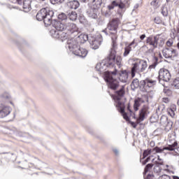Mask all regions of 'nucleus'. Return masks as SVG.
Instances as JSON below:
<instances>
[{"mask_svg":"<svg viewBox=\"0 0 179 179\" xmlns=\"http://www.w3.org/2000/svg\"><path fill=\"white\" fill-rule=\"evenodd\" d=\"M52 26L54 29L50 30L52 37L54 38H60L62 41L68 38V36L66 35V33L64 32V30L70 31V33H75V31H78V30L76 24L71 22L69 20L63 22L53 20Z\"/></svg>","mask_w":179,"mask_h":179,"instance_id":"obj_1","label":"nucleus"},{"mask_svg":"<svg viewBox=\"0 0 179 179\" xmlns=\"http://www.w3.org/2000/svg\"><path fill=\"white\" fill-rule=\"evenodd\" d=\"M53 16H54L53 10H50L48 8H42L36 14V19L37 20H39V22H41V20H43L45 26H50L51 25V23L52 24V20H51V18Z\"/></svg>","mask_w":179,"mask_h":179,"instance_id":"obj_2","label":"nucleus"},{"mask_svg":"<svg viewBox=\"0 0 179 179\" xmlns=\"http://www.w3.org/2000/svg\"><path fill=\"white\" fill-rule=\"evenodd\" d=\"M67 44L70 51H72L74 55H76L77 57H81L82 58H85V57L87 55V50L84 48H80V47L78 46V42L76 40L69 39L67 41Z\"/></svg>","mask_w":179,"mask_h":179,"instance_id":"obj_3","label":"nucleus"},{"mask_svg":"<svg viewBox=\"0 0 179 179\" xmlns=\"http://www.w3.org/2000/svg\"><path fill=\"white\" fill-rule=\"evenodd\" d=\"M120 24V20L114 19L108 24L107 29L103 30V33H107V31H111L110 34H113L112 36L113 46L115 47V43H117V29H118V25Z\"/></svg>","mask_w":179,"mask_h":179,"instance_id":"obj_4","label":"nucleus"},{"mask_svg":"<svg viewBox=\"0 0 179 179\" xmlns=\"http://www.w3.org/2000/svg\"><path fill=\"white\" fill-rule=\"evenodd\" d=\"M146 68H148V63L146 61L138 59L132 64L131 70V77L135 78L136 73H142V72H145Z\"/></svg>","mask_w":179,"mask_h":179,"instance_id":"obj_5","label":"nucleus"},{"mask_svg":"<svg viewBox=\"0 0 179 179\" xmlns=\"http://www.w3.org/2000/svg\"><path fill=\"white\" fill-rule=\"evenodd\" d=\"M117 78H118V76H117V71L105 72L104 80H106V82L109 83V87L113 90H115V89L118 87V81L117 80Z\"/></svg>","mask_w":179,"mask_h":179,"instance_id":"obj_6","label":"nucleus"},{"mask_svg":"<svg viewBox=\"0 0 179 179\" xmlns=\"http://www.w3.org/2000/svg\"><path fill=\"white\" fill-rule=\"evenodd\" d=\"M117 48V43H115V47L113 45L112 51L109 56V58L106 59L109 66H114L116 64L119 68L122 66V57L121 56H115V48Z\"/></svg>","mask_w":179,"mask_h":179,"instance_id":"obj_7","label":"nucleus"},{"mask_svg":"<svg viewBox=\"0 0 179 179\" xmlns=\"http://www.w3.org/2000/svg\"><path fill=\"white\" fill-rule=\"evenodd\" d=\"M113 99L115 101L116 107L119 108V111L121 113L124 120H126V121H129V117L124 110L125 106L124 105V102L121 101V98L120 96H115Z\"/></svg>","mask_w":179,"mask_h":179,"instance_id":"obj_8","label":"nucleus"},{"mask_svg":"<svg viewBox=\"0 0 179 179\" xmlns=\"http://www.w3.org/2000/svg\"><path fill=\"white\" fill-rule=\"evenodd\" d=\"M159 79L164 82H169L171 79V74L168 69L162 68L159 71Z\"/></svg>","mask_w":179,"mask_h":179,"instance_id":"obj_9","label":"nucleus"},{"mask_svg":"<svg viewBox=\"0 0 179 179\" xmlns=\"http://www.w3.org/2000/svg\"><path fill=\"white\" fill-rule=\"evenodd\" d=\"M150 113L149 108L148 106H143L139 112L138 118H137L138 124L142 122V121H145V118H148V115H149Z\"/></svg>","mask_w":179,"mask_h":179,"instance_id":"obj_10","label":"nucleus"},{"mask_svg":"<svg viewBox=\"0 0 179 179\" xmlns=\"http://www.w3.org/2000/svg\"><path fill=\"white\" fill-rule=\"evenodd\" d=\"M12 113V108L8 105H0V118H5Z\"/></svg>","mask_w":179,"mask_h":179,"instance_id":"obj_11","label":"nucleus"},{"mask_svg":"<svg viewBox=\"0 0 179 179\" xmlns=\"http://www.w3.org/2000/svg\"><path fill=\"white\" fill-rule=\"evenodd\" d=\"M177 142H174L172 145H169L168 147H164V148H159V147H155L153 148L152 152H155V153H163L164 150H169V151H173L176 150V147H177Z\"/></svg>","mask_w":179,"mask_h":179,"instance_id":"obj_12","label":"nucleus"},{"mask_svg":"<svg viewBox=\"0 0 179 179\" xmlns=\"http://www.w3.org/2000/svg\"><path fill=\"white\" fill-rule=\"evenodd\" d=\"M110 66V64H108V61L107 59L103 60L101 63H98L96 66V69L100 73L104 72L107 68Z\"/></svg>","mask_w":179,"mask_h":179,"instance_id":"obj_13","label":"nucleus"},{"mask_svg":"<svg viewBox=\"0 0 179 179\" xmlns=\"http://www.w3.org/2000/svg\"><path fill=\"white\" fill-rule=\"evenodd\" d=\"M164 58H173L176 57L177 51L174 49L165 48L162 50Z\"/></svg>","mask_w":179,"mask_h":179,"instance_id":"obj_14","label":"nucleus"},{"mask_svg":"<svg viewBox=\"0 0 179 179\" xmlns=\"http://www.w3.org/2000/svg\"><path fill=\"white\" fill-rule=\"evenodd\" d=\"M19 5L23 3L22 8L24 9V12H29L31 9V1L30 0H17Z\"/></svg>","mask_w":179,"mask_h":179,"instance_id":"obj_15","label":"nucleus"},{"mask_svg":"<svg viewBox=\"0 0 179 179\" xmlns=\"http://www.w3.org/2000/svg\"><path fill=\"white\" fill-rule=\"evenodd\" d=\"M159 41L158 36H150L147 38L146 43L148 45H151L152 48H156L157 47V42Z\"/></svg>","mask_w":179,"mask_h":179,"instance_id":"obj_16","label":"nucleus"},{"mask_svg":"<svg viewBox=\"0 0 179 179\" xmlns=\"http://www.w3.org/2000/svg\"><path fill=\"white\" fill-rule=\"evenodd\" d=\"M160 124L165 127V129H166V131H170V129H171V127H173V124L168 122L167 117L166 116H162L160 118Z\"/></svg>","mask_w":179,"mask_h":179,"instance_id":"obj_17","label":"nucleus"},{"mask_svg":"<svg viewBox=\"0 0 179 179\" xmlns=\"http://www.w3.org/2000/svg\"><path fill=\"white\" fill-rule=\"evenodd\" d=\"M119 80L122 83H127L128 82V72L127 71H122L120 73Z\"/></svg>","mask_w":179,"mask_h":179,"instance_id":"obj_18","label":"nucleus"},{"mask_svg":"<svg viewBox=\"0 0 179 179\" xmlns=\"http://www.w3.org/2000/svg\"><path fill=\"white\" fill-rule=\"evenodd\" d=\"M145 103V101L141 98H137L134 100V109L135 111H138L139 110V107L141 105Z\"/></svg>","mask_w":179,"mask_h":179,"instance_id":"obj_19","label":"nucleus"},{"mask_svg":"<svg viewBox=\"0 0 179 179\" xmlns=\"http://www.w3.org/2000/svg\"><path fill=\"white\" fill-rule=\"evenodd\" d=\"M90 43L91 45V48H92V50H97V48H99L101 44V41H98L97 39H90Z\"/></svg>","mask_w":179,"mask_h":179,"instance_id":"obj_20","label":"nucleus"},{"mask_svg":"<svg viewBox=\"0 0 179 179\" xmlns=\"http://www.w3.org/2000/svg\"><path fill=\"white\" fill-rule=\"evenodd\" d=\"M143 83L144 87H153L156 85V80L147 78L143 81Z\"/></svg>","mask_w":179,"mask_h":179,"instance_id":"obj_21","label":"nucleus"},{"mask_svg":"<svg viewBox=\"0 0 179 179\" xmlns=\"http://www.w3.org/2000/svg\"><path fill=\"white\" fill-rule=\"evenodd\" d=\"M119 9L117 10V13L120 15V17H122L124 13L125 12V4L122 2L118 3L117 5Z\"/></svg>","mask_w":179,"mask_h":179,"instance_id":"obj_22","label":"nucleus"},{"mask_svg":"<svg viewBox=\"0 0 179 179\" xmlns=\"http://www.w3.org/2000/svg\"><path fill=\"white\" fill-rule=\"evenodd\" d=\"M135 44V41H133L129 45L126 46L124 48V52L123 53L124 57H127L129 55V52L132 50L131 45H134Z\"/></svg>","mask_w":179,"mask_h":179,"instance_id":"obj_23","label":"nucleus"},{"mask_svg":"<svg viewBox=\"0 0 179 179\" xmlns=\"http://www.w3.org/2000/svg\"><path fill=\"white\" fill-rule=\"evenodd\" d=\"M89 40V36L86 34H82L77 38V41H80L82 44L86 43Z\"/></svg>","mask_w":179,"mask_h":179,"instance_id":"obj_24","label":"nucleus"},{"mask_svg":"<svg viewBox=\"0 0 179 179\" xmlns=\"http://www.w3.org/2000/svg\"><path fill=\"white\" fill-rule=\"evenodd\" d=\"M6 132L8 135H15L16 136H20L16 129H6Z\"/></svg>","mask_w":179,"mask_h":179,"instance_id":"obj_25","label":"nucleus"},{"mask_svg":"<svg viewBox=\"0 0 179 179\" xmlns=\"http://www.w3.org/2000/svg\"><path fill=\"white\" fill-rule=\"evenodd\" d=\"M161 5L162 0H153L151 2V6H153L154 9H157L158 8H160Z\"/></svg>","mask_w":179,"mask_h":179,"instance_id":"obj_26","label":"nucleus"},{"mask_svg":"<svg viewBox=\"0 0 179 179\" xmlns=\"http://www.w3.org/2000/svg\"><path fill=\"white\" fill-rule=\"evenodd\" d=\"M79 1H72L69 3V6L71 9H78L79 8Z\"/></svg>","mask_w":179,"mask_h":179,"instance_id":"obj_27","label":"nucleus"},{"mask_svg":"<svg viewBox=\"0 0 179 179\" xmlns=\"http://www.w3.org/2000/svg\"><path fill=\"white\" fill-rule=\"evenodd\" d=\"M131 86L133 90H135V89H138V87H139V80H138V78H135L132 81Z\"/></svg>","mask_w":179,"mask_h":179,"instance_id":"obj_28","label":"nucleus"},{"mask_svg":"<svg viewBox=\"0 0 179 179\" xmlns=\"http://www.w3.org/2000/svg\"><path fill=\"white\" fill-rule=\"evenodd\" d=\"M118 3H119V2L117 1H115V0L111 2V3L109 6H108V9L109 10L114 9V8H115V6H118Z\"/></svg>","mask_w":179,"mask_h":179,"instance_id":"obj_29","label":"nucleus"},{"mask_svg":"<svg viewBox=\"0 0 179 179\" xmlns=\"http://www.w3.org/2000/svg\"><path fill=\"white\" fill-rule=\"evenodd\" d=\"M102 3H103V1L102 0H94L93 1V5L96 8H100V6H101Z\"/></svg>","mask_w":179,"mask_h":179,"instance_id":"obj_30","label":"nucleus"},{"mask_svg":"<svg viewBox=\"0 0 179 179\" xmlns=\"http://www.w3.org/2000/svg\"><path fill=\"white\" fill-rule=\"evenodd\" d=\"M78 18V14L76 13V12L75 11H72L70 14H69V19L70 20H76V19Z\"/></svg>","mask_w":179,"mask_h":179,"instance_id":"obj_31","label":"nucleus"},{"mask_svg":"<svg viewBox=\"0 0 179 179\" xmlns=\"http://www.w3.org/2000/svg\"><path fill=\"white\" fill-rule=\"evenodd\" d=\"M68 18V17L66 16V15L64 13H62L61 14H59L58 15V19H59L60 20H62V22H64V20H66V19Z\"/></svg>","mask_w":179,"mask_h":179,"instance_id":"obj_32","label":"nucleus"},{"mask_svg":"<svg viewBox=\"0 0 179 179\" xmlns=\"http://www.w3.org/2000/svg\"><path fill=\"white\" fill-rule=\"evenodd\" d=\"M1 97L3 99H10V94L8 92H4L1 94Z\"/></svg>","mask_w":179,"mask_h":179,"instance_id":"obj_33","label":"nucleus"},{"mask_svg":"<svg viewBox=\"0 0 179 179\" xmlns=\"http://www.w3.org/2000/svg\"><path fill=\"white\" fill-rule=\"evenodd\" d=\"M50 1L52 5H55L57 3H63V2L65 1V0H50Z\"/></svg>","mask_w":179,"mask_h":179,"instance_id":"obj_34","label":"nucleus"},{"mask_svg":"<svg viewBox=\"0 0 179 179\" xmlns=\"http://www.w3.org/2000/svg\"><path fill=\"white\" fill-rule=\"evenodd\" d=\"M173 86H174L176 89H179V78H176L173 80Z\"/></svg>","mask_w":179,"mask_h":179,"instance_id":"obj_35","label":"nucleus"},{"mask_svg":"<svg viewBox=\"0 0 179 179\" xmlns=\"http://www.w3.org/2000/svg\"><path fill=\"white\" fill-rule=\"evenodd\" d=\"M124 89L122 88L120 90V91H117V96H116V97H120L121 99V97H122V96H124Z\"/></svg>","mask_w":179,"mask_h":179,"instance_id":"obj_36","label":"nucleus"},{"mask_svg":"<svg viewBox=\"0 0 179 179\" xmlns=\"http://www.w3.org/2000/svg\"><path fill=\"white\" fill-rule=\"evenodd\" d=\"M162 171V167L159 165H155L154 167V172L155 173H160Z\"/></svg>","mask_w":179,"mask_h":179,"instance_id":"obj_37","label":"nucleus"},{"mask_svg":"<svg viewBox=\"0 0 179 179\" xmlns=\"http://www.w3.org/2000/svg\"><path fill=\"white\" fill-rule=\"evenodd\" d=\"M173 44H174V41H173V39H169L166 41V45L167 47H171V45H173Z\"/></svg>","mask_w":179,"mask_h":179,"instance_id":"obj_38","label":"nucleus"},{"mask_svg":"<svg viewBox=\"0 0 179 179\" xmlns=\"http://www.w3.org/2000/svg\"><path fill=\"white\" fill-rule=\"evenodd\" d=\"M168 113L170 115L171 117H174V115H176V113L172 108L168 109Z\"/></svg>","mask_w":179,"mask_h":179,"instance_id":"obj_39","label":"nucleus"},{"mask_svg":"<svg viewBox=\"0 0 179 179\" xmlns=\"http://www.w3.org/2000/svg\"><path fill=\"white\" fill-rule=\"evenodd\" d=\"M152 153V150H146L143 152V156L144 157H146L147 156H149Z\"/></svg>","mask_w":179,"mask_h":179,"instance_id":"obj_40","label":"nucleus"},{"mask_svg":"<svg viewBox=\"0 0 179 179\" xmlns=\"http://www.w3.org/2000/svg\"><path fill=\"white\" fill-rule=\"evenodd\" d=\"M152 167H153V164H147L145 168V173H148V171H149V169H152Z\"/></svg>","mask_w":179,"mask_h":179,"instance_id":"obj_41","label":"nucleus"},{"mask_svg":"<svg viewBox=\"0 0 179 179\" xmlns=\"http://www.w3.org/2000/svg\"><path fill=\"white\" fill-rule=\"evenodd\" d=\"M162 13L163 16H167L169 15V13L167 12V8H162Z\"/></svg>","mask_w":179,"mask_h":179,"instance_id":"obj_42","label":"nucleus"},{"mask_svg":"<svg viewBox=\"0 0 179 179\" xmlns=\"http://www.w3.org/2000/svg\"><path fill=\"white\" fill-rule=\"evenodd\" d=\"M155 23H157V24H160V23H162V20H160L159 17L155 18Z\"/></svg>","mask_w":179,"mask_h":179,"instance_id":"obj_43","label":"nucleus"},{"mask_svg":"<svg viewBox=\"0 0 179 179\" xmlns=\"http://www.w3.org/2000/svg\"><path fill=\"white\" fill-rule=\"evenodd\" d=\"M127 110H128V111H129L130 115H132V117H133L134 118H136V117H135V115L134 114V113H132V110H131V108H129V106L127 107Z\"/></svg>","mask_w":179,"mask_h":179,"instance_id":"obj_44","label":"nucleus"},{"mask_svg":"<svg viewBox=\"0 0 179 179\" xmlns=\"http://www.w3.org/2000/svg\"><path fill=\"white\" fill-rule=\"evenodd\" d=\"M161 178L162 179H171V177H170L169 176H167V175H162L161 176Z\"/></svg>","mask_w":179,"mask_h":179,"instance_id":"obj_45","label":"nucleus"},{"mask_svg":"<svg viewBox=\"0 0 179 179\" xmlns=\"http://www.w3.org/2000/svg\"><path fill=\"white\" fill-rule=\"evenodd\" d=\"M173 169H174V167H173V166H170L169 168H168L165 170H166V171H170L171 173H173L174 172L173 171H171V170H173Z\"/></svg>","mask_w":179,"mask_h":179,"instance_id":"obj_46","label":"nucleus"},{"mask_svg":"<svg viewBox=\"0 0 179 179\" xmlns=\"http://www.w3.org/2000/svg\"><path fill=\"white\" fill-rule=\"evenodd\" d=\"M162 101L163 103H169V101H170V99H169V98H163Z\"/></svg>","mask_w":179,"mask_h":179,"instance_id":"obj_47","label":"nucleus"},{"mask_svg":"<svg viewBox=\"0 0 179 179\" xmlns=\"http://www.w3.org/2000/svg\"><path fill=\"white\" fill-rule=\"evenodd\" d=\"M113 152L116 155V156H118V155H120V151H118V150L117 149H113Z\"/></svg>","mask_w":179,"mask_h":179,"instance_id":"obj_48","label":"nucleus"},{"mask_svg":"<svg viewBox=\"0 0 179 179\" xmlns=\"http://www.w3.org/2000/svg\"><path fill=\"white\" fill-rule=\"evenodd\" d=\"M150 157H153V156H151V157H148L145 161L143 162V164H145L148 163V162H149L150 160Z\"/></svg>","mask_w":179,"mask_h":179,"instance_id":"obj_49","label":"nucleus"},{"mask_svg":"<svg viewBox=\"0 0 179 179\" xmlns=\"http://www.w3.org/2000/svg\"><path fill=\"white\" fill-rule=\"evenodd\" d=\"M155 176L153 175H148V179H154Z\"/></svg>","mask_w":179,"mask_h":179,"instance_id":"obj_50","label":"nucleus"},{"mask_svg":"<svg viewBox=\"0 0 179 179\" xmlns=\"http://www.w3.org/2000/svg\"><path fill=\"white\" fill-rule=\"evenodd\" d=\"M146 37V35L143 34L140 36L141 40H143Z\"/></svg>","mask_w":179,"mask_h":179,"instance_id":"obj_51","label":"nucleus"},{"mask_svg":"<svg viewBox=\"0 0 179 179\" xmlns=\"http://www.w3.org/2000/svg\"><path fill=\"white\" fill-rule=\"evenodd\" d=\"M173 179H179V177L178 176H173Z\"/></svg>","mask_w":179,"mask_h":179,"instance_id":"obj_52","label":"nucleus"},{"mask_svg":"<svg viewBox=\"0 0 179 179\" xmlns=\"http://www.w3.org/2000/svg\"><path fill=\"white\" fill-rule=\"evenodd\" d=\"M157 157H158V160H159V162H162V159L160 158V156L158 155Z\"/></svg>","mask_w":179,"mask_h":179,"instance_id":"obj_53","label":"nucleus"},{"mask_svg":"<svg viewBox=\"0 0 179 179\" xmlns=\"http://www.w3.org/2000/svg\"><path fill=\"white\" fill-rule=\"evenodd\" d=\"M161 44L162 45V44H164V41H161Z\"/></svg>","mask_w":179,"mask_h":179,"instance_id":"obj_54","label":"nucleus"},{"mask_svg":"<svg viewBox=\"0 0 179 179\" xmlns=\"http://www.w3.org/2000/svg\"><path fill=\"white\" fill-rule=\"evenodd\" d=\"M166 169H169L170 166L169 165H166Z\"/></svg>","mask_w":179,"mask_h":179,"instance_id":"obj_55","label":"nucleus"},{"mask_svg":"<svg viewBox=\"0 0 179 179\" xmlns=\"http://www.w3.org/2000/svg\"><path fill=\"white\" fill-rule=\"evenodd\" d=\"M153 67H155V66L151 65V66H150V67H149V68H153Z\"/></svg>","mask_w":179,"mask_h":179,"instance_id":"obj_56","label":"nucleus"},{"mask_svg":"<svg viewBox=\"0 0 179 179\" xmlns=\"http://www.w3.org/2000/svg\"><path fill=\"white\" fill-rule=\"evenodd\" d=\"M144 92H149V90H148V89H145Z\"/></svg>","mask_w":179,"mask_h":179,"instance_id":"obj_57","label":"nucleus"},{"mask_svg":"<svg viewBox=\"0 0 179 179\" xmlns=\"http://www.w3.org/2000/svg\"><path fill=\"white\" fill-rule=\"evenodd\" d=\"M81 2H86V0H81Z\"/></svg>","mask_w":179,"mask_h":179,"instance_id":"obj_58","label":"nucleus"},{"mask_svg":"<svg viewBox=\"0 0 179 179\" xmlns=\"http://www.w3.org/2000/svg\"><path fill=\"white\" fill-rule=\"evenodd\" d=\"M178 105L179 106V98H178Z\"/></svg>","mask_w":179,"mask_h":179,"instance_id":"obj_59","label":"nucleus"},{"mask_svg":"<svg viewBox=\"0 0 179 179\" xmlns=\"http://www.w3.org/2000/svg\"><path fill=\"white\" fill-rule=\"evenodd\" d=\"M153 162H155V159H152V163H153Z\"/></svg>","mask_w":179,"mask_h":179,"instance_id":"obj_60","label":"nucleus"},{"mask_svg":"<svg viewBox=\"0 0 179 179\" xmlns=\"http://www.w3.org/2000/svg\"><path fill=\"white\" fill-rule=\"evenodd\" d=\"M158 164H160V165H162V164H163L162 163H159Z\"/></svg>","mask_w":179,"mask_h":179,"instance_id":"obj_61","label":"nucleus"},{"mask_svg":"<svg viewBox=\"0 0 179 179\" xmlns=\"http://www.w3.org/2000/svg\"><path fill=\"white\" fill-rule=\"evenodd\" d=\"M108 14H106V16H108Z\"/></svg>","mask_w":179,"mask_h":179,"instance_id":"obj_62","label":"nucleus"},{"mask_svg":"<svg viewBox=\"0 0 179 179\" xmlns=\"http://www.w3.org/2000/svg\"><path fill=\"white\" fill-rule=\"evenodd\" d=\"M167 1H170V0H167Z\"/></svg>","mask_w":179,"mask_h":179,"instance_id":"obj_63","label":"nucleus"}]
</instances>
